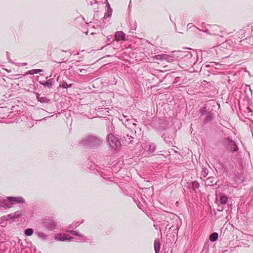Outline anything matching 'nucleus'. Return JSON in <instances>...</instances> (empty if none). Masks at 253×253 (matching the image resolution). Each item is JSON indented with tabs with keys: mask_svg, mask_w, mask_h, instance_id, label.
I'll return each mask as SVG.
<instances>
[{
	"mask_svg": "<svg viewBox=\"0 0 253 253\" xmlns=\"http://www.w3.org/2000/svg\"><path fill=\"white\" fill-rule=\"evenodd\" d=\"M24 199L22 197H0V210L5 211L13 207L14 205L18 203H24Z\"/></svg>",
	"mask_w": 253,
	"mask_h": 253,
	"instance_id": "nucleus-1",
	"label": "nucleus"
},
{
	"mask_svg": "<svg viewBox=\"0 0 253 253\" xmlns=\"http://www.w3.org/2000/svg\"><path fill=\"white\" fill-rule=\"evenodd\" d=\"M80 143L84 146L94 147L100 146L102 143V140L97 137L87 135L84 137Z\"/></svg>",
	"mask_w": 253,
	"mask_h": 253,
	"instance_id": "nucleus-2",
	"label": "nucleus"
},
{
	"mask_svg": "<svg viewBox=\"0 0 253 253\" xmlns=\"http://www.w3.org/2000/svg\"><path fill=\"white\" fill-rule=\"evenodd\" d=\"M223 144L225 149L231 152H235L238 151L239 148L237 144L228 138L223 140Z\"/></svg>",
	"mask_w": 253,
	"mask_h": 253,
	"instance_id": "nucleus-3",
	"label": "nucleus"
},
{
	"mask_svg": "<svg viewBox=\"0 0 253 253\" xmlns=\"http://www.w3.org/2000/svg\"><path fill=\"white\" fill-rule=\"evenodd\" d=\"M107 141L110 147L114 149H117L121 147V142L119 139L112 134L108 136Z\"/></svg>",
	"mask_w": 253,
	"mask_h": 253,
	"instance_id": "nucleus-4",
	"label": "nucleus"
},
{
	"mask_svg": "<svg viewBox=\"0 0 253 253\" xmlns=\"http://www.w3.org/2000/svg\"><path fill=\"white\" fill-rule=\"evenodd\" d=\"M54 239L58 241L70 242L74 240V238L65 233H59L55 236Z\"/></svg>",
	"mask_w": 253,
	"mask_h": 253,
	"instance_id": "nucleus-5",
	"label": "nucleus"
},
{
	"mask_svg": "<svg viewBox=\"0 0 253 253\" xmlns=\"http://www.w3.org/2000/svg\"><path fill=\"white\" fill-rule=\"evenodd\" d=\"M72 235H74L79 237V240L82 242H86L89 243H93L92 240L86 237L84 235L80 234L79 232L76 230L69 231Z\"/></svg>",
	"mask_w": 253,
	"mask_h": 253,
	"instance_id": "nucleus-6",
	"label": "nucleus"
},
{
	"mask_svg": "<svg viewBox=\"0 0 253 253\" xmlns=\"http://www.w3.org/2000/svg\"><path fill=\"white\" fill-rule=\"evenodd\" d=\"M43 224L46 228L51 230L55 229L57 225L55 220L50 219H45L43 221Z\"/></svg>",
	"mask_w": 253,
	"mask_h": 253,
	"instance_id": "nucleus-7",
	"label": "nucleus"
},
{
	"mask_svg": "<svg viewBox=\"0 0 253 253\" xmlns=\"http://www.w3.org/2000/svg\"><path fill=\"white\" fill-rule=\"evenodd\" d=\"M182 58H184L188 62H193V54L192 53L188 51H183L182 53Z\"/></svg>",
	"mask_w": 253,
	"mask_h": 253,
	"instance_id": "nucleus-8",
	"label": "nucleus"
},
{
	"mask_svg": "<svg viewBox=\"0 0 253 253\" xmlns=\"http://www.w3.org/2000/svg\"><path fill=\"white\" fill-rule=\"evenodd\" d=\"M25 211L23 210H18L13 213H11L13 217V220H15L22 217L25 215Z\"/></svg>",
	"mask_w": 253,
	"mask_h": 253,
	"instance_id": "nucleus-9",
	"label": "nucleus"
},
{
	"mask_svg": "<svg viewBox=\"0 0 253 253\" xmlns=\"http://www.w3.org/2000/svg\"><path fill=\"white\" fill-rule=\"evenodd\" d=\"M9 220H13V217L11 213L1 216L0 218V225H1V226H4L3 222Z\"/></svg>",
	"mask_w": 253,
	"mask_h": 253,
	"instance_id": "nucleus-10",
	"label": "nucleus"
},
{
	"mask_svg": "<svg viewBox=\"0 0 253 253\" xmlns=\"http://www.w3.org/2000/svg\"><path fill=\"white\" fill-rule=\"evenodd\" d=\"M126 34L122 31H118L116 33L115 38L117 41H123L125 40Z\"/></svg>",
	"mask_w": 253,
	"mask_h": 253,
	"instance_id": "nucleus-11",
	"label": "nucleus"
},
{
	"mask_svg": "<svg viewBox=\"0 0 253 253\" xmlns=\"http://www.w3.org/2000/svg\"><path fill=\"white\" fill-rule=\"evenodd\" d=\"M54 83V81L53 79H49L45 82H40V84L46 86L49 88L52 87Z\"/></svg>",
	"mask_w": 253,
	"mask_h": 253,
	"instance_id": "nucleus-12",
	"label": "nucleus"
},
{
	"mask_svg": "<svg viewBox=\"0 0 253 253\" xmlns=\"http://www.w3.org/2000/svg\"><path fill=\"white\" fill-rule=\"evenodd\" d=\"M37 99L38 101L42 103H49L50 100L45 96H41L40 94H37Z\"/></svg>",
	"mask_w": 253,
	"mask_h": 253,
	"instance_id": "nucleus-13",
	"label": "nucleus"
},
{
	"mask_svg": "<svg viewBox=\"0 0 253 253\" xmlns=\"http://www.w3.org/2000/svg\"><path fill=\"white\" fill-rule=\"evenodd\" d=\"M183 53V51H174L171 52L170 54L172 56V58L174 59V60L177 59L179 57H181L182 58V53Z\"/></svg>",
	"mask_w": 253,
	"mask_h": 253,
	"instance_id": "nucleus-14",
	"label": "nucleus"
},
{
	"mask_svg": "<svg viewBox=\"0 0 253 253\" xmlns=\"http://www.w3.org/2000/svg\"><path fill=\"white\" fill-rule=\"evenodd\" d=\"M35 234L37 235L38 238L42 240H46L47 239L48 235L43 232L37 231L35 233Z\"/></svg>",
	"mask_w": 253,
	"mask_h": 253,
	"instance_id": "nucleus-15",
	"label": "nucleus"
},
{
	"mask_svg": "<svg viewBox=\"0 0 253 253\" xmlns=\"http://www.w3.org/2000/svg\"><path fill=\"white\" fill-rule=\"evenodd\" d=\"M161 244L159 239H155L154 241V249L155 253H159Z\"/></svg>",
	"mask_w": 253,
	"mask_h": 253,
	"instance_id": "nucleus-16",
	"label": "nucleus"
},
{
	"mask_svg": "<svg viewBox=\"0 0 253 253\" xmlns=\"http://www.w3.org/2000/svg\"><path fill=\"white\" fill-rule=\"evenodd\" d=\"M213 113H212L211 111H209L207 113L206 117L205 118V122L206 123H209L211 121L213 118Z\"/></svg>",
	"mask_w": 253,
	"mask_h": 253,
	"instance_id": "nucleus-17",
	"label": "nucleus"
},
{
	"mask_svg": "<svg viewBox=\"0 0 253 253\" xmlns=\"http://www.w3.org/2000/svg\"><path fill=\"white\" fill-rule=\"evenodd\" d=\"M166 56V54H159L155 55L153 57V59L154 60H165V58Z\"/></svg>",
	"mask_w": 253,
	"mask_h": 253,
	"instance_id": "nucleus-18",
	"label": "nucleus"
},
{
	"mask_svg": "<svg viewBox=\"0 0 253 253\" xmlns=\"http://www.w3.org/2000/svg\"><path fill=\"white\" fill-rule=\"evenodd\" d=\"M125 141L127 143H131L132 141L133 137L131 136H129L128 134H126V135L124 136Z\"/></svg>",
	"mask_w": 253,
	"mask_h": 253,
	"instance_id": "nucleus-19",
	"label": "nucleus"
},
{
	"mask_svg": "<svg viewBox=\"0 0 253 253\" xmlns=\"http://www.w3.org/2000/svg\"><path fill=\"white\" fill-rule=\"evenodd\" d=\"M222 65L219 64L217 62H211L210 63V64L209 65H207L206 66L207 67H215V68L216 69H220V68L219 67L220 66H221Z\"/></svg>",
	"mask_w": 253,
	"mask_h": 253,
	"instance_id": "nucleus-20",
	"label": "nucleus"
},
{
	"mask_svg": "<svg viewBox=\"0 0 253 253\" xmlns=\"http://www.w3.org/2000/svg\"><path fill=\"white\" fill-rule=\"evenodd\" d=\"M218 235L217 233L214 232L210 236V240L211 242H214L217 240Z\"/></svg>",
	"mask_w": 253,
	"mask_h": 253,
	"instance_id": "nucleus-21",
	"label": "nucleus"
},
{
	"mask_svg": "<svg viewBox=\"0 0 253 253\" xmlns=\"http://www.w3.org/2000/svg\"><path fill=\"white\" fill-rule=\"evenodd\" d=\"M34 230L32 228H27L24 231V234L27 236H30L32 235L33 234Z\"/></svg>",
	"mask_w": 253,
	"mask_h": 253,
	"instance_id": "nucleus-22",
	"label": "nucleus"
},
{
	"mask_svg": "<svg viewBox=\"0 0 253 253\" xmlns=\"http://www.w3.org/2000/svg\"><path fill=\"white\" fill-rule=\"evenodd\" d=\"M228 200V198L227 196L222 195L220 196V201L221 204H225L227 203Z\"/></svg>",
	"mask_w": 253,
	"mask_h": 253,
	"instance_id": "nucleus-23",
	"label": "nucleus"
},
{
	"mask_svg": "<svg viewBox=\"0 0 253 253\" xmlns=\"http://www.w3.org/2000/svg\"><path fill=\"white\" fill-rule=\"evenodd\" d=\"M112 14V9L111 7H109V8L107 9V12L105 14V15L104 16V18H107L111 16Z\"/></svg>",
	"mask_w": 253,
	"mask_h": 253,
	"instance_id": "nucleus-24",
	"label": "nucleus"
},
{
	"mask_svg": "<svg viewBox=\"0 0 253 253\" xmlns=\"http://www.w3.org/2000/svg\"><path fill=\"white\" fill-rule=\"evenodd\" d=\"M42 69H33L30 71H29L28 72V74L33 75L35 74L39 73L40 72H42Z\"/></svg>",
	"mask_w": 253,
	"mask_h": 253,
	"instance_id": "nucleus-25",
	"label": "nucleus"
},
{
	"mask_svg": "<svg viewBox=\"0 0 253 253\" xmlns=\"http://www.w3.org/2000/svg\"><path fill=\"white\" fill-rule=\"evenodd\" d=\"M72 86V84H68L66 82L63 81L61 84L59 85V87H63L64 88H67L68 87H70Z\"/></svg>",
	"mask_w": 253,
	"mask_h": 253,
	"instance_id": "nucleus-26",
	"label": "nucleus"
},
{
	"mask_svg": "<svg viewBox=\"0 0 253 253\" xmlns=\"http://www.w3.org/2000/svg\"><path fill=\"white\" fill-rule=\"evenodd\" d=\"M166 56L165 58V60L169 62H172L174 61V59L172 58L171 54L168 55L166 54Z\"/></svg>",
	"mask_w": 253,
	"mask_h": 253,
	"instance_id": "nucleus-27",
	"label": "nucleus"
},
{
	"mask_svg": "<svg viewBox=\"0 0 253 253\" xmlns=\"http://www.w3.org/2000/svg\"><path fill=\"white\" fill-rule=\"evenodd\" d=\"M200 112L201 115H204L206 114L207 115V113L208 112L207 107H204L201 108L200 110Z\"/></svg>",
	"mask_w": 253,
	"mask_h": 253,
	"instance_id": "nucleus-28",
	"label": "nucleus"
},
{
	"mask_svg": "<svg viewBox=\"0 0 253 253\" xmlns=\"http://www.w3.org/2000/svg\"><path fill=\"white\" fill-rule=\"evenodd\" d=\"M80 223L79 222H76L75 223H73L72 224L70 225L69 228H75L78 226L80 225Z\"/></svg>",
	"mask_w": 253,
	"mask_h": 253,
	"instance_id": "nucleus-29",
	"label": "nucleus"
},
{
	"mask_svg": "<svg viewBox=\"0 0 253 253\" xmlns=\"http://www.w3.org/2000/svg\"><path fill=\"white\" fill-rule=\"evenodd\" d=\"M84 68L80 69V72L82 73H85V72L88 70L90 68L87 65H84Z\"/></svg>",
	"mask_w": 253,
	"mask_h": 253,
	"instance_id": "nucleus-30",
	"label": "nucleus"
},
{
	"mask_svg": "<svg viewBox=\"0 0 253 253\" xmlns=\"http://www.w3.org/2000/svg\"><path fill=\"white\" fill-rule=\"evenodd\" d=\"M155 150V146L153 144L149 145V151L150 152H154Z\"/></svg>",
	"mask_w": 253,
	"mask_h": 253,
	"instance_id": "nucleus-31",
	"label": "nucleus"
},
{
	"mask_svg": "<svg viewBox=\"0 0 253 253\" xmlns=\"http://www.w3.org/2000/svg\"><path fill=\"white\" fill-rule=\"evenodd\" d=\"M88 4L92 5L93 3L95 4L97 3L96 0H86Z\"/></svg>",
	"mask_w": 253,
	"mask_h": 253,
	"instance_id": "nucleus-32",
	"label": "nucleus"
},
{
	"mask_svg": "<svg viewBox=\"0 0 253 253\" xmlns=\"http://www.w3.org/2000/svg\"><path fill=\"white\" fill-rule=\"evenodd\" d=\"M208 174V171L206 169H204L202 172V175L206 177Z\"/></svg>",
	"mask_w": 253,
	"mask_h": 253,
	"instance_id": "nucleus-33",
	"label": "nucleus"
},
{
	"mask_svg": "<svg viewBox=\"0 0 253 253\" xmlns=\"http://www.w3.org/2000/svg\"><path fill=\"white\" fill-rule=\"evenodd\" d=\"M193 185L195 188H198L199 187V184L197 182H194L193 183Z\"/></svg>",
	"mask_w": 253,
	"mask_h": 253,
	"instance_id": "nucleus-34",
	"label": "nucleus"
},
{
	"mask_svg": "<svg viewBox=\"0 0 253 253\" xmlns=\"http://www.w3.org/2000/svg\"><path fill=\"white\" fill-rule=\"evenodd\" d=\"M106 7H107V9L109 8V7H111L110 4L108 2L107 0H106Z\"/></svg>",
	"mask_w": 253,
	"mask_h": 253,
	"instance_id": "nucleus-35",
	"label": "nucleus"
},
{
	"mask_svg": "<svg viewBox=\"0 0 253 253\" xmlns=\"http://www.w3.org/2000/svg\"><path fill=\"white\" fill-rule=\"evenodd\" d=\"M192 26H193V24L192 23H189L187 25V27H188L189 28H191Z\"/></svg>",
	"mask_w": 253,
	"mask_h": 253,
	"instance_id": "nucleus-36",
	"label": "nucleus"
},
{
	"mask_svg": "<svg viewBox=\"0 0 253 253\" xmlns=\"http://www.w3.org/2000/svg\"><path fill=\"white\" fill-rule=\"evenodd\" d=\"M247 109H248L249 111L252 112V111L251 110V109H250V108H247Z\"/></svg>",
	"mask_w": 253,
	"mask_h": 253,
	"instance_id": "nucleus-37",
	"label": "nucleus"
},
{
	"mask_svg": "<svg viewBox=\"0 0 253 253\" xmlns=\"http://www.w3.org/2000/svg\"><path fill=\"white\" fill-rule=\"evenodd\" d=\"M132 125H133V126H135L136 125V124H135V123H132Z\"/></svg>",
	"mask_w": 253,
	"mask_h": 253,
	"instance_id": "nucleus-38",
	"label": "nucleus"
},
{
	"mask_svg": "<svg viewBox=\"0 0 253 253\" xmlns=\"http://www.w3.org/2000/svg\"><path fill=\"white\" fill-rule=\"evenodd\" d=\"M129 121V120H126V122H128Z\"/></svg>",
	"mask_w": 253,
	"mask_h": 253,
	"instance_id": "nucleus-39",
	"label": "nucleus"
},
{
	"mask_svg": "<svg viewBox=\"0 0 253 253\" xmlns=\"http://www.w3.org/2000/svg\"><path fill=\"white\" fill-rule=\"evenodd\" d=\"M111 38V37H110V38H108V40H110Z\"/></svg>",
	"mask_w": 253,
	"mask_h": 253,
	"instance_id": "nucleus-40",
	"label": "nucleus"
}]
</instances>
